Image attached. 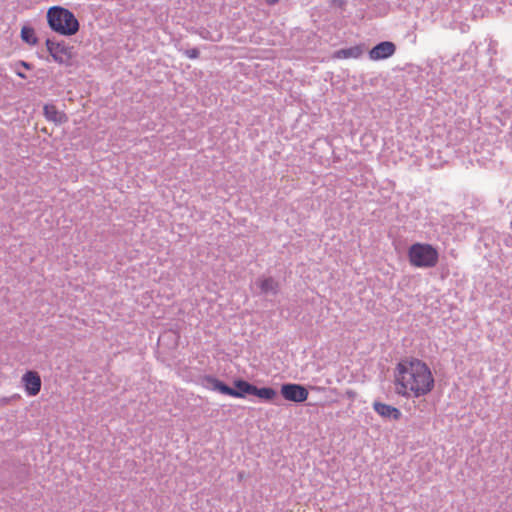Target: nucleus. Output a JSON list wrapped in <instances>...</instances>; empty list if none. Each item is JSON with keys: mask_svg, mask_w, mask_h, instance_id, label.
<instances>
[{"mask_svg": "<svg viewBox=\"0 0 512 512\" xmlns=\"http://www.w3.org/2000/svg\"><path fill=\"white\" fill-rule=\"evenodd\" d=\"M396 393L405 398H420L431 393L435 378L430 367L418 358L402 359L395 368Z\"/></svg>", "mask_w": 512, "mask_h": 512, "instance_id": "1", "label": "nucleus"}, {"mask_svg": "<svg viewBox=\"0 0 512 512\" xmlns=\"http://www.w3.org/2000/svg\"><path fill=\"white\" fill-rule=\"evenodd\" d=\"M47 22L49 27L60 35L72 36L79 31V22L74 14L61 6L48 9Z\"/></svg>", "mask_w": 512, "mask_h": 512, "instance_id": "2", "label": "nucleus"}, {"mask_svg": "<svg viewBox=\"0 0 512 512\" xmlns=\"http://www.w3.org/2000/svg\"><path fill=\"white\" fill-rule=\"evenodd\" d=\"M408 260L416 268H433L439 261L438 250L428 243H414L408 249Z\"/></svg>", "mask_w": 512, "mask_h": 512, "instance_id": "3", "label": "nucleus"}, {"mask_svg": "<svg viewBox=\"0 0 512 512\" xmlns=\"http://www.w3.org/2000/svg\"><path fill=\"white\" fill-rule=\"evenodd\" d=\"M207 381L211 384L213 390L231 397L243 398L245 394H253L254 385L244 380H236L234 382L235 388H231L213 377H208Z\"/></svg>", "mask_w": 512, "mask_h": 512, "instance_id": "4", "label": "nucleus"}, {"mask_svg": "<svg viewBox=\"0 0 512 512\" xmlns=\"http://www.w3.org/2000/svg\"><path fill=\"white\" fill-rule=\"evenodd\" d=\"M46 47L55 62L58 64H70L72 59L71 48L63 43L55 42L51 39L46 40Z\"/></svg>", "mask_w": 512, "mask_h": 512, "instance_id": "5", "label": "nucleus"}, {"mask_svg": "<svg viewBox=\"0 0 512 512\" xmlns=\"http://www.w3.org/2000/svg\"><path fill=\"white\" fill-rule=\"evenodd\" d=\"M281 395L285 400L301 403L307 400L309 393L300 384L288 383L281 386Z\"/></svg>", "mask_w": 512, "mask_h": 512, "instance_id": "6", "label": "nucleus"}, {"mask_svg": "<svg viewBox=\"0 0 512 512\" xmlns=\"http://www.w3.org/2000/svg\"><path fill=\"white\" fill-rule=\"evenodd\" d=\"M22 383L29 396H36L41 390V378L36 371H27L22 376Z\"/></svg>", "mask_w": 512, "mask_h": 512, "instance_id": "7", "label": "nucleus"}, {"mask_svg": "<svg viewBox=\"0 0 512 512\" xmlns=\"http://www.w3.org/2000/svg\"><path fill=\"white\" fill-rule=\"evenodd\" d=\"M396 51V46L394 43L389 41H384L377 44L369 51V58L371 60L377 61L391 57Z\"/></svg>", "mask_w": 512, "mask_h": 512, "instance_id": "8", "label": "nucleus"}, {"mask_svg": "<svg viewBox=\"0 0 512 512\" xmlns=\"http://www.w3.org/2000/svg\"><path fill=\"white\" fill-rule=\"evenodd\" d=\"M373 409L384 419L399 420L402 416V413L398 408L379 401H375L373 403Z\"/></svg>", "mask_w": 512, "mask_h": 512, "instance_id": "9", "label": "nucleus"}, {"mask_svg": "<svg viewBox=\"0 0 512 512\" xmlns=\"http://www.w3.org/2000/svg\"><path fill=\"white\" fill-rule=\"evenodd\" d=\"M43 114L47 121L53 122L56 125H61L68 121L66 113L58 110L54 104L44 105Z\"/></svg>", "mask_w": 512, "mask_h": 512, "instance_id": "10", "label": "nucleus"}, {"mask_svg": "<svg viewBox=\"0 0 512 512\" xmlns=\"http://www.w3.org/2000/svg\"><path fill=\"white\" fill-rule=\"evenodd\" d=\"M364 48L362 45L337 50L333 53V59H357L362 56Z\"/></svg>", "mask_w": 512, "mask_h": 512, "instance_id": "11", "label": "nucleus"}, {"mask_svg": "<svg viewBox=\"0 0 512 512\" xmlns=\"http://www.w3.org/2000/svg\"><path fill=\"white\" fill-rule=\"evenodd\" d=\"M257 283L263 293H277L279 288L278 282L271 277L260 278Z\"/></svg>", "mask_w": 512, "mask_h": 512, "instance_id": "12", "label": "nucleus"}, {"mask_svg": "<svg viewBox=\"0 0 512 512\" xmlns=\"http://www.w3.org/2000/svg\"><path fill=\"white\" fill-rule=\"evenodd\" d=\"M252 395L265 400H273L276 397L277 392L270 387L257 388L254 386Z\"/></svg>", "mask_w": 512, "mask_h": 512, "instance_id": "13", "label": "nucleus"}, {"mask_svg": "<svg viewBox=\"0 0 512 512\" xmlns=\"http://www.w3.org/2000/svg\"><path fill=\"white\" fill-rule=\"evenodd\" d=\"M21 39L29 45H35L37 43V37L33 28L23 26L21 29Z\"/></svg>", "mask_w": 512, "mask_h": 512, "instance_id": "14", "label": "nucleus"}, {"mask_svg": "<svg viewBox=\"0 0 512 512\" xmlns=\"http://www.w3.org/2000/svg\"><path fill=\"white\" fill-rule=\"evenodd\" d=\"M185 54L190 59H196L199 57V50L197 48L188 49Z\"/></svg>", "mask_w": 512, "mask_h": 512, "instance_id": "15", "label": "nucleus"}, {"mask_svg": "<svg viewBox=\"0 0 512 512\" xmlns=\"http://www.w3.org/2000/svg\"><path fill=\"white\" fill-rule=\"evenodd\" d=\"M20 63L26 69H30L31 68L30 65L27 62L21 61Z\"/></svg>", "mask_w": 512, "mask_h": 512, "instance_id": "16", "label": "nucleus"}, {"mask_svg": "<svg viewBox=\"0 0 512 512\" xmlns=\"http://www.w3.org/2000/svg\"><path fill=\"white\" fill-rule=\"evenodd\" d=\"M267 4L273 5L276 4L279 0H265Z\"/></svg>", "mask_w": 512, "mask_h": 512, "instance_id": "17", "label": "nucleus"}, {"mask_svg": "<svg viewBox=\"0 0 512 512\" xmlns=\"http://www.w3.org/2000/svg\"><path fill=\"white\" fill-rule=\"evenodd\" d=\"M17 75L21 78H26V75L24 73L17 72Z\"/></svg>", "mask_w": 512, "mask_h": 512, "instance_id": "18", "label": "nucleus"}]
</instances>
